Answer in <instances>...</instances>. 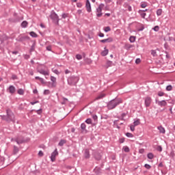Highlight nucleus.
<instances>
[{
  "mask_svg": "<svg viewBox=\"0 0 175 175\" xmlns=\"http://www.w3.org/2000/svg\"><path fill=\"white\" fill-rule=\"evenodd\" d=\"M7 115H1L0 117L1 120L4 121H7V122H16V118L14 116V113L12 112V110L7 109L6 110Z\"/></svg>",
  "mask_w": 175,
  "mask_h": 175,
  "instance_id": "f257e3e1",
  "label": "nucleus"
},
{
  "mask_svg": "<svg viewBox=\"0 0 175 175\" xmlns=\"http://www.w3.org/2000/svg\"><path fill=\"white\" fill-rule=\"evenodd\" d=\"M120 103H122V100L121 98L113 99L108 103L107 107L109 110H112V109H116V107Z\"/></svg>",
  "mask_w": 175,
  "mask_h": 175,
  "instance_id": "f03ea898",
  "label": "nucleus"
},
{
  "mask_svg": "<svg viewBox=\"0 0 175 175\" xmlns=\"http://www.w3.org/2000/svg\"><path fill=\"white\" fill-rule=\"evenodd\" d=\"M79 80H80L79 77H70L68 79V83L69 85H76L79 83Z\"/></svg>",
  "mask_w": 175,
  "mask_h": 175,
  "instance_id": "7ed1b4c3",
  "label": "nucleus"
},
{
  "mask_svg": "<svg viewBox=\"0 0 175 175\" xmlns=\"http://www.w3.org/2000/svg\"><path fill=\"white\" fill-rule=\"evenodd\" d=\"M105 8V4L100 3L98 7L96 8V16L102 17V9Z\"/></svg>",
  "mask_w": 175,
  "mask_h": 175,
  "instance_id": "20e7f679",
  "label": "nucleus"
},
{
  "mask_svg": "<svg viewBox=\"0 0 175 175\" xmlns=\"http://www.w3.org/2000/svg\"><path fill=\"white\" fill-rule=\"evenodd\" d=\"M25 40H29V36H24L23 34H21L17 38V42H25Z\"/></svg>",
  "mask_w": 175,
  "mask_h": 175,
  "instance_id": "39448f33",
  "label": "nucleus"
},
{
  "mask_svg": "<svg viewBox=\"0 0 175 175\" xmlns=\"http://www.w3.org/2000/svg\"><path fill=\"white\" fill-rule=\"evenodd\" d=\"M51 18L53 20V23H59V18L58 17V15L55 12H52L51 14Z\"/></svg>",
  "mask_w": 175,
  "mask_h": 175,
  "instance_id": "423d86ee",
  "label": "nucleus"
},
{
  "mask_svg": "<svg viewBox=\"0 0 175 175\" xmlns=\"http://www.w3.org/2000/svg\"><path fill=\"white\" fill-rule=\"evenodd\" d=\"M58 155V150L56 149L52 153L50 157L51 162H55V158Z\"/></svg>",
  "mask_w": 175,
  "mask_h": 175,
  "instance_id": "0eeeda50",
  "label": "nucleus"
},
{
  "mask_svg": "<svg viewBox=\"0 0 175 175\" xmlns=\"http://www.w3.org/2000/svg\"><path fill=\"white\" fill-rule=\"evenodd\" d=\"M38 73H40V75H43L44 76H49L50 75V70H43V69H38Z\"/></svg>",
  "mask_w": 175,
  "mask_h": 175,
  "instance_id": "6e6552de",
  "label": "nucleus"
},
{
  "mask_svg": "<svg viewBox=\"0 0 175 175\" xmlns=\"http://www.w3.org/2000/svg\"><path fill=\"white\" fill-rule=\"evenodd\" d=\"M151 102H152V100L151 99V97H146L145 98V106L146 107H150L151 105Z\"/></svg>",
  "mask_w": 175,
  "mask_h": 175,
  "instance_id": "1a4fd4ad",
  "label": "nucleus"
},
{
  "mask_svg": "<svg viewBox=\"0 0 175 175\" xmlns=\"http://www.w3.org/2000/svg\"><path fill=\"white\" fill-rule=\"evenodd\" d=\"M85 8H86L87 12H88V13H91L92 12L91 3L90 2V0H86Z\"/></svg>",
  "mask_w": 175,
  "mask_h": 175,
  "instance_id": "9d476101",
  "label": "nucleus"
},
{
  "mask_svg": "<svg viewBox=\"0 0 175 175\" xmlns=\"http://www.w3.org/2000/svg\"><path fill=\"white\" fill-rule=\"evenodd\" d=\"M8 92L10 94H14L16 92V88L13 85H10L9 88L7 89Z\"/></svg>",
  "mask_w": 175,
  "mask_h": 175,
  "instance_id": "9b49d317",
  "label": "nucleus"
},
{
  "mask_svg": "<svg viewBox=\"0 0 175 175\" xmlns=\"http://www.w3.org/2000/svg\"><path fill=\"white\" fill-rule=\"evenodd\" d=\"M157 129L159 133H161L162 135H165V133H166V130L165 129V127L162 126H157Z\"/></svg>",
  "mask_w": 175,
  "mask_h": 175,
  "instance_id": "f8f14e48",
  "label": "nucleus"
},
{
  "mask_svg": "<svg viewBox=\"0 0 175 175\" xmlns=\"http://www.w3.org/2000/svg\"><path fill=\"white\" fill-rule=\"evenodd\" d=\"M156 103H157L159 106H161V107H162L163 106H166L167 105V103H166V100H163L161 101H158L156 100Z\"/></svg>",
  "mask_w": 175,
  "mask_h": 175,
  "instance_id": "ddd939ff",
  "label": "nucleus"
},
{
  "mask_svg": "<svg viewBox=\"0 0 175 175\" xmlns=\"http://www.w3.org/2000/svg\"><path fill=\"white\" fill-rule=\"evenodd\" d=\"M51 81H52V87H56L57 85V78L55 77L51 76Z\"/></svg>",
  "mask_w": 175,
  "mask_h": 175,
  "instance_id": "4468645a",
  "label": "nucleus"
},
{
  "mask_svg": "<svg viewBox=\"0 0 175 175\" xmlns=\"http://www.w3.org/2000/svg\"><path fill=\"white\" fill-rule=\"evenodd\" d=\"M101 43H111L113 42V38H109L107 39L101 40H100Z\"/></svg>",
  "mask_w": 175,
  "mask_h": 175,
  "instance_id": "2eb2a0df",
  "label": "nucleus"
},
{
  "mask_svg": "<svg viewBox=\"0 0 175 175\" xmlns=\"http://www.w3.org/2000/svg\"><path fill=\"white\" fill-rule=\"evenodd\" d=\"M139 14H140L141 17H142V18H146V16L147 14H146V12H144V10H139L138 11Z\"/></svg>",
  "mask_w": 175,
  "mask_h": 175,
  "instance_id": "dca6fc26",
  "label": "nucleus"
},
{
  "mask_svg": "<svg viewBox=\"0 0 175 175\" xmlns=\"http://www.w3.org/2000/svg\"><path fill=\"white\" fill-rule=\"evenodd\" d=\"M109 54V49H106V47L104 48V51L101 52V55L103 57H106Z\"/></svg>",
  "mask_w": 175,
  "mask_h": 175,
  "instance_id": "f3484780",
  "label": "nucleus"
},
{
  "mask_svg": "<svg viewBox=\"0 0 175 175\" xmlns=\"http://www.w3.org/2000/svg\"><path fill=\"white\" fill-rule=\"evenodd\" d=\"M84 157L86 159H88L90 158V150L88 149H86L85 150Z\"/></svg>",
  "mask_w": 175,
  "mask_h": 175,
  "instance_id": "a211bd4d",
  "label": "nucleus"
},
{
  "mask_svg": "<svg viewBox=\"0 0 175 175\" xmlns=\"http://www.w3.org/2000/svg\"><path fill=\"white\" fill-rule=\"evenodd\" d=\"M106 96V94L102 93L100 94H99L96 98V100H99L100 99H103V98H105Z\"/></svg>",
  "mask_w": 175,
  "mask_h": 175,
  "instance_id": "6ab92c4d",
  "label": "nucleus"
},
{
  "mask_svg": "<svg viewBox=\"0 0 175 175\" xmlns=\"http://www.w3.org/2000/svg\"><path fill=\"white\" fill-rule=\"evenodd\" d=\"M163 10L162 9L159 8L157 10V16H158L159 17V16H162V13H163Z\"/></svg>",
  "mask_w": 175,
  "mask_h": 175,
  "instance_id": "aec40b11",
  "label": "nucleus"
},
{
  "mask_svg": "<svg viewBox=\"0 0 175 175\" xmlns=\"http://www.w3.org/2000/svg\"><path fill=\"white\" fill-rule=\"evenodd\" d=\"M137 125H140V119H137L135 121L133 122V126H137Z\"/></svg>",
  "mask_w": 175,
  "mask_h": 175,
  "instance_id": "412c9836",
  "label": "nucleus"
},
{
  "mask_svg": "<svg viewBox=\"0 0 175 175\" xmlns=\"http://www.w3.org/2000/svg\"><path fill=\"white\" fill-rule=\"evenodd\" d=\"M28 25V22L24 21L22 23H21V27L22 28H27Z\"/></svg>",
  "mask_w": 175,
  "mask_h": 175,
  "instance_id": "4be33fe9",
  "label": "nucleus"
},
{
  "mask_svg": "<svg viewBox=\"0 0 175 175\" xmlns=\"http://www.w3.org/2000/svg\"><path fill=\"white\" fill-rule=\"evenodd\" d=\"M129 40H130L131 43H135V42L136 40V37L131 36L129 38Z\"/></svg>",
  "mask_w": 175,
  "mask_h": 175,
  "instance_id": "5701e85b",
  "label": "nucleus"
},
{
  "mask_svg": "<svg viewBox=\"0 0 175 175\" xmlns=\"http://www.w3.org/2000/svg\"><path fill=\"white\" fill-rule=\"evenodd\" d=\"M141 8H142L143 9L147 8V2L146 1L141 2Z\"/></svg>",
  "mask_w": 175,
  "mask_h": 175,
  "instance_id": "b1692460",
  "label": "nucleus"
},
{
  "mask_svg": "<svg viewBox=\"0 0 175 175\" xmlns=\"http://www.w3.org/2000/svg\"><path fill=\"white\" fill-rule=\"evenodd\" d=\"M30 36H31V38H38V34H36V33H35L34 31H31L29 33Z\"/></svg>",
  "mask_w": 175,
  "mask_h": 175,
  "instance_id": "393cba45",
  "label": "nucleus"
},
{
  "mask_svg": "<svg viewBox=\"0 0 175 175\" xmlns=\"http://www.w3.org/2000/svg\"><path fill=\"white\" fill-rule=\"evenodd\" d=\"M147 157L148 158V159H154V154L150 152L147 154Z\"/></svg>",
  "mask_w": 175,
  "mask_h": 175,
  "instance_id": "a878e982",
  "label": "nucleus"
},
{
  "mask_svg": "<svg viewBox=\"0 0 175 175\" xmlns=\"http://www.w3.org/2000/svg\"><path fill=\"white\" fill-rule=\"evenodd\" d=\"M65 143H66V141L65 139H62L59 142V146H60V147H62V146H64Z\"/></svg>",
  "mask_w": 175,
  "mask_h": 175,
  "instance_id": "bb28decb",
  "label": "nucleus"
},
{
  "mask_svg": "<svg viewBox=\"0 0 175 175\" xmlns=\"http://www.w3.org/2000/svg\"><path fill=\"white\" fill-rule=\"evenodd\" d=\"M166 91H172L173 90V86L172 85H169L165 88Z\"/></svg>",
  "mask_w": 175,
  "mask_h": 175,
  "instance_id": "cd10ccee",
  "label": "nucleus"
},
{
  "mask_svg": "<svg viewBox=\"0 0 175 175\" xmlns=\"http://www.w3.org/2000/svg\"><path fill=\"white\" fill-rule=\"evenodd\" d=\"M85 128H87L85 123H82L81 124V129H82V131H85Z\"/></svg>",
  "mask_w": 175,
  "mask_h": 175,
  "instance_id": "c85d7f7f",
  "label": "nucleus"
},
{
  "mask_svg": "<svg viewBox=\"0 0 175 175\" xmlns=\"http://www.w3.org/2000/svg\"><path fill=\"white\" fill-rule=\"evenodd\" d=\"M123 150L124 151V152H129V151H130L129 147L124 146L123 147Z\"/></svg>",
  "mask_w": 175,
  "mask_h": 175,
  "instance_id": "c756f323",
  "label": "nucleus"
},
{
  "mask_svg": "<svg viewBox=\"0 0 175 175\" xmlns=\"http://www.w3.org/2000/svg\"><path fill=\"white\" fill-rule=\"evenodd\" d=\"M104 31L105 32H110V31H111V29L110 28V27L107 26L104 28Z\"/></svg>",
  "mask_w": 175,
  "mask_h": 175,
  "instance_id": "7c9ffc66",
  "label": "nucleus"
},
{
  "mask_svg": "<svg viewBox=\"0 0 175 175\" xmlns=\"http://www.w3.org/2000/svg\"><path fill=\"white\" fill-rule=\"evenodd\" d=\"M18 95H23L24 94V90L18 89Z\"/></svg>",
  "mask_w": 175,
  "mask_h": 175,
  "instance_id": "2f4dec72",
  "label": "nucleus"
},
{
  "mask_svg": "<svg viewBox=\"0 0 175 175\" xmlns=\"http://www.w3.org/2000/svg\"><path fill=\"white\" fill-rule=\"evenodd\" d=\"M43 94H44V95H50V90H44Z\"/></svg>",
  "mask_w": 175,
  "mask_h": 175,
  "instance_id": "473e14b6",
  "label": "nucleus"
},
{
  "mask_svg": "<svg viewBox=\"0 0 175 175\" xmlns=\"http://www.w3.org/2000/svg\"><path fill=\"white\" fill-rule=\"evenodd\" d=\"M85 122H86V124H92V120H91V118H88V119L85 121Z\"/></svg>",
  "mask_w": 175,
  "mask_h": 175,
  "instance_id": "72a5a7b5",
  "label": "nucleus"
},
{
  "mask_svg": "<svg viewBox=\"0 0 175 175\" xmlns=\"http://www.w3.org/2000/svg\"><path fill=\"white\" fill-rule=\"evenodd\" d=\"M126 6H127V9L129 12H132V6L129 5L128 3H125Z\"/></svg>",
  "mask_w": 175,
  "mask_h": 175,
  "instance_id": "f704fd0d",
  "label": "nucleus"
},
{
  "mask_svg": "<svg viewBox=\"0 0 175 175\" xmlns=\"http://www.w3.org/2000/svg\"><path fill=\"white\" fill-rule=\"evenodd\" d=\"M17 152H18V148L14 146V154H17Z\"/></svg>",
  "mask_w": 175,
  "mask_h": 175,
  "instance_id": "c9c22d12",
  "label": "nucleus"
},
{
  "mask_svg": "<svg viewBox=\"0 0 175 175\" xmlns=\"http://www.w3.org/2000/svg\"><path fill=\"white\" fill-rule=\"evenodd\" d=\"M135 126H134V124H131L130 126V129H131V132H135Z\"/></svg>",
  "mask_w": 175,
  "mask_h": 175,
  "instance_id": "e433bc0d",
  "label": "nucleus"
},
{
  "mask_svg": "<svg viewBox=\"0 0 175 175\" xmlns=\"http://www.w3.org/2000/svg\"><path fill=\"white\" fill-rule=\"evenodd\" d=\"M52 72L55 73V75H59V72H58V70L52 68Z\"/></svg>",
  "mask_w": 175,
  "mask_h": 175,
  "instance_id": "4c0bfd02",
  "label": "nucleus"
},
{
  "mask_svg": "<svg viewBox=\"0 0 175 175\" xmlns=\"http://www.w3.org/2000/svg\"><path fill=\"white\" fill-rule=\"evenodd\" d=\"M175 156V153L173 150L171 151V152L170 153V157H171V158H174Z\"/></svg>",
  "mask_w": 175,
  "mask_h": 175,
  "instance_id": "58836bf2",
  "label": "nucleus"
},
{
  "mask_svg": "<svg viewBox=\"0 0 175 175\" xmlns=\"http://www.w3.org/2000/svg\"><path fill=\"white\" fill-rule=\"evenodd\" d=\"M76 58H77V59L80 60V59H83V56H81V55L78 54L76 55Z\"/></svg>",
  "mask_w": 175,
  "mask_h": 175,
  "instance_id": "ea45409f",
  "label": "nucleus"
},
{
  "mask_svg": "<svg viewBox=\"0 0 175 175\" xmlns=\"http://www.w3.org/2000/svg\"><path fill=\"white\" fill-rule=\"evenodd\" d=\"M126 136L127 137H133V135L132 133H127L126 134Z\"/></svg>",
  "mask_w": 175,
  "mask_h": 175,
  "instance_id": "a19ab883",
  "label": "nucleus"
},
{
  "mask_svg": "<svg viewBox=\"0 0 175 175\" xmlns=\"http://www.w3.org/2000/svg\"><path fill=\"white\" fill-rule=\"evenodd\" d=\"M153 30L155 31V32H158V31H159V26H155Z\"/></svg>",
  "mask_w": 175,
  "mask_h": 175,
  "instance_id": "79ce46f5",
  "label": "nucleus"
},
{
  "mask_svg": "<svg viewBox=\"0 0 175 175\" xmlns=\"http://www.w3.org/2000/svg\"><path fill=\"white\" fill-rule=\"evenodd\" d=\"M144 167H146V169L150 170L151 169V165L149 164H145Z\"/></svg>",
  "mask_w": 175,
  "mask_h": 175,
  "instance_id": "37998d69",
  "label": "nucleus"
},
{
  "mask_svg": "<svg viewBox=\"0 0 175 175\" xmlns=\"http://www.w3.org/2000/svg\"><path fill=\"white\" fill-rule=\"evenodd\" d=\"M163 95H165V93H163V92H158V96H163Z\"/></svg>",
  "mask_w": 175,
  "mask_h": 175,
  "instance_id": "c03bdc74",
  "label": "nucleus"
},
{
  "mask_svg": "<svg viewBox=\"0 0 175 175\" xmlns=\"http://www.w3.org/2000/svg\"><path fill=\"white\" fill-rule=\"evenodd\" d=\"M140 62H142V60L140 59V58L136 59L135 64H140Z\"/></svg>",
  "mask_w": 175,
  "mask_h": 175,
  "instance_id": "a18cd8bd",
  "label": "nucleus"
},
{
  "mask_svg": "<svg viewBox=\"0 0 175 175\" xmlns=\"http://www.w3.org/2000/svg\"><path fill=\"white\" fill-rule=\"evenodd\" d=\"M83 4L81 3H77V8H82Z\"/></svg>",
  "mask_w": 175,
  "mask_h": 175,
  "instance_id": "49530a36",
  "label": "nucleus"
},
{
  "mask_svg": "<svg viewBox=\"0 0 175 175\" xmlns=\"http://www.w3.org/2000/svg\"><path fill=\"white\" fill-rule=\"evenodd\" d=\"M92 118L94 120V121H96V120H98V116L96 115H93Z\"/></svg>",
  "mask_w": 175,
  "mask_h": 175,
  "instance_id": "de8ad7c7",
  "label": "nucleus"
},
{
  "mask_svg": "<svg viewBox=\"0 0 175 175\" xmlns=\"http://www.w3.org/2000/svg\"><path fill=\"white\" fill-rule=\"evenodd\" d=\"M46 50L48 51H51V45H49V46H46Z\"/></svg>",
  "mask_w": 175,
  "mask_h": 175,
  "instance_id": "09e8293b",
  "label": "nucleus"
},
{
  "mask_svg": "<svg viewBox=\"0 0 175 175\" xmlns=\"http://www.w3.org/2000/svg\"><path fill=\"white\" fill-rule=\"evenodd\" d=\"M157 150L161 152V151H162V146H159L157 147Z\"/></svg>",
  "mask_w": 175,
  "mask_h": 175,
  "instance_id": "8fccbe9b",
  "label": "nucleus"
},
{
  "mask_svg": "<svg viewBox=\"0 0 175 175\" xmlns=\"http://www.w3.org/2000/svg\"><path fill=\"white\" fill-rule=\"evenodd\" d=\"M38 155L40 157H43V152L42 150H40L39 152H38Z\"/></svg>",
  "mask_w": 175,
  "mask_h": 175,
  "instance_id": "3c124183",
  "label": "nucleus"
},
{
  "mask_svg": "<svg viewBox=\"0 0 175 175\" xmlns=\"http://www.w3.org/2000/svg\"><path fill=\"white\" fill-rule=\"evenodd\" d=\"M111 64H113V62H111V61H109L107 62V65H108V66H111Z\"/></svg>",
  "mask_w": 175,
  "mask_h": 175,
  "instance_id": "603ef678",
  "label": "nucleus"
},
{
  "mask_svg": "<svg viewBox=\"0 0 175 175\" xmlns=\"http://www.w3.org/2000/svg\"><path fill=\"white\" fill-rule=\"evenodd\" d=\"M62 18H66V17H68V15L66 14H62Z\"/></svg>",
  "mask_w": 175,
  "mask_h": 175,
  "instance_id": "864d4df0",
  "label": "nucleus"
},
{
  "mask_svg": "<svg viewBox=\"0 0 175 175\" xmlns=\"http://www.w3.org/2000/svg\"><path fill=\"white\" fill-rule=\"evenodd\" d=\"M8 21H10V23H15L16 22V20L13 19V18H10L8 20Z\"/></svg>",
  "mask_w": 175,
  "mask_h": 175,
  "instance_id": "5fc2aeb1",
  "label": "nucleus"
},
{
  "mask_svg": "<svg viewBox=\"0 0 175 175\" xmlns=\"http://www.w3.org/2000/svg\"><path fill=\"white\" fill-rule=\"evenodd\" d=\"M98 36H99L100 38H104V37H105V34L103 33H100L98 34Z\"/></svg>",
  "mask_w": 175,
  "mask_h": 175,
  "instance_id": "6e6d98bb",
  "label": "nucleus"
},
{
  "mask_svg": "<svg viewBox=\"0 0 175 175\" xmlns=\"http://www.w3.org/2000/svg\"><path fill=\"white\" fill-rule=\"evenodd\" d=\"M40 83H42V84H44V79H43V78H41V79H40Z\"/></svg>",
  "mask_w": 175,
  "mask_h": 175,
  "instance_id": "4d7b16f0",
  "label": "nucleus"
},
{
  "mask_svg": "<svg viewBox=\"0 0 175 175\" xmlns=\"http://www.w3.org/2000/svg\"><path fill=\"white\" fill-rule=\"evenodd\" d=\"M30 103L33 106V105H36V103H39V101L31 102Z\"/></svg>",
  "mask_w": 175,
  "mask_h": 175,
  "instance_id": "13d9d810",
  "label": "nucleus"
},
{
  "mask_svg": "<svg viewBox=\"0 0 175 175\" xmlns=\"http://www.w3.org/2000/svg\"><path fill=\"white\" fill-rule=\"evenodd\" d=\"M152 54L154 57H155V55H157V52H155V51H152Z\"/></svg>",
  "mask_w": 175,
  "mask_h": 175,
  "instance_id": "bf43d9fd",
  "label": "nucleus"
},
{
  "mask_svg": "<svg viewBox=\"0 0 175 175\" xmlns=\"http://www.w3.org/2000/svg\"><path fill=\"white\" fill-rule=\"evenodd\" d=\"M33 50H35V46L33 45L30 49V51H33Z\"/></svg>",
  "mask_w": 175,
  "mask_h": 175,
  "instance_id": "052dcab7",
  "label": "nucleus"
},
{
  "mask_svg": "<svg viewBox=\"0 0 175 175\" xmlns=\"http://www.w3.org/2000/svg\"><path fill=\"white\" fill-rule=\"evenodd\" d=\"M82 12H83V11H82L81 10H77L78 14H81Z\"/></svg>",
  "mask_w": 175,
  "mask_h": 175,
  "instance_id": "680f3d73",
  "label": "nucleus"
},
{
  "mask_svg": "<svg viewBox=\"0 0 175 175\" xmlns=\"http://www.w3.org/2000/svg\"><path fill=\"white\" fill-rule=\"evenodd\" d=\"M65 73L66 75H68V73H70V71H69V70H66Z\"/></svg>",
  "mask_w": 175,
  "mask_h": 175,
  "instance_id": "e2e57ef3",
  "label": "nucleus"
},
{
  "mask_svg": "<svg viewBox=\"0 0 175 175\" xmlns=\"http://www.w3.org/2000/svg\"><path fill=\"white\" fill-rule=\"evenodd\" d=\"M33 93L38 94V90L35 89L34 90H33Z\"/></svg>",
  "mask_w": 175,
  "mask_h": 175,
  "instance_id": "0e129e2a",
  "label": "nucleus"
},
{
  "mask_svg": "<svg viewBox=\"0 0 175 175\" xmlns=\"http://www.w3.org/2000/svg\"><path fill=\"white\" fill-rule=\"evenodd\" d=\"M25 58L26 59H28V58H29V55H25Z\"/></svg>",
  "mask_w": 175,
  "mask_h": 175,
  "instance_id": "69168bd1",
  "label": "nucleus"
},
{
  "mask_svg": "<svg viewBox=\"0 0 175 175\" xmlns=\"http://www.w3.org/2000/svg\"><path fill=\"white\" fill-rule=\"evenodd\" d=\"M124 139H120V143H124Z\"/></svg>",
  "mask_w": 175,
  "mask_h": 175,
  "instance_id": "338daca9",
  "label": "nucleus"
},
{
  "mask_svg": "<svg viewBox=\"0 0 175 175\" xmlns=\"http://www.w3.org/2000/svg\"><path fill=\"white\" fill-rule=\"evenodd\" d=\"M12 54H15V55L18 54V51H13Z\"/></svg>",
  "mask_w": 175,
  "mask_h": 175,
  "instance_id": "774afa93",
  "label": "nucleus"
}]
</instances>
